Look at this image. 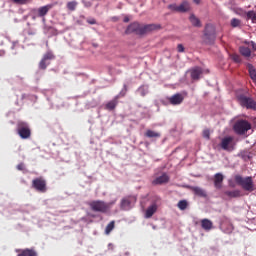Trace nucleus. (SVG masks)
<instances>
[{
  "instance_id": "nucleus-1",
  "label": "nucleus",
  "mask_w": 256,
  "mask_h": 256,
  "mask_svg": "<svg viewBox=\"0 0 256 256\" xmlns=\"http://www.w3.org/2000/svg\"><path fill=\"white\" fill-rule=\"evenodd\" d=\"M117 203V200H113L109 203L103 200H93L88 203L90 209L94 212L107 214L110 212L112 206Z\"/></svg>"
},
{
  "instance_id": "nucleus-2",
  "label": "nucleus",
  "mask_w": 256,
  "mask_h": 256,
  "mask_svg": "<svg viewBox=\"0 0 256 256\" xmlns=\"http://www.w3.org/2000/svg\"><path fill=\"white\" fill-rule=\"evenodd\" d=\"M234 179L236 184L240 186L243 191L248 193L255 191V184L252 176L242 177L241 175L237 174L235 175Z\"/></svg>"
},
{
  "instance_id": "nucleus-3",
  "label": "nucleus",
  "mask_w": 256,
  "mask_h": 256,
  "mask_svg": "<svg viewBox=\"0 0 256 256\" xmlns=\"http://www.w3.org/2000/svg\"><path fill=\"white\" fill-rule=\"evenodd\" d=\"M252 128L251 123L245 119L237 120L233 125V131L238 136H244Z\"/></svg>"
},
{
  "instance_id": "nucleus-4",
  "label": "nucleus",
  "mask_w": 256,
  "mask_h": 256,
  "mask_svg": "<svg viewBox=\"0 0 256 256\" xmlns=\"http://www.w3.org/2000/svg\"><path fill=\"white\" fill-rule=\"evenodd\" d=\"M127 92H128V86H127V84H123L122 90L119 92L118 95H116L111 101H109L105 105V109L108 111H114L116 109V107L118 106L119 99L121 97L126 96Z\"/></svg>"
},
{
  "instance_id": "nucleus-5",
  "label": "nucleus",
  "mask_w": 256,
  "mask_h": 256,
  "mask_svg": "<svg viewBox=\"0 0 256 256\" xmlns=\"http://www.w3.org/2000/svg\"><path fill=\"white\" fill-rule=\"evenodd\" d=\"M237 100L241 107L256 111V101L253 98L241 94L237 96Z\"/></svg>"
},
{
  "instance_id": "nucleus-6",
  "label": "nucleus",
  "mask_w": 256,
  "mask_h": 256,
  "mask_svg": "<svg viewBox=\"0 0 256 256\" xmlns=\"http://www.w3.org/2000/svg\"><path fill=\"white\" fill-rule=\"evenodd\" d=\"M32 188L39 193L47 192V181L44 177H36L32 180Z\"/></svg>"
},
{
  "instance_id": "nucleus-7",
  "label": "nucleus",
  "mask_w": 256,
  "mask_h": 256,
  "mask_svg": "<svg viewBox=\"0 0 256 256\" xmlns=\"http://www.w3.org/2000/svg\"><path fill=\"white\" fill-rule=\"evenodd\" d=\"M215 38V27L212 24H207L204 31V42L208 45H212Z\"/></svg>"
},
{
  "instance_id": "nucleus-8",
  "label": "nucleus",
  "mask_w": 256,
  "mask_h": 256,
  "mask_svg": "<svg viewBox=\"0 0 256 256\" xmlns=\"http://www.w3.org/2000/svg\"><path fill=\"white\" fill-rule=\"evenodd\" d=\"M17 133L21 137V139H29V137H31V130L26 122L18 123Z\"/></svg>"
},
{
  "instance_id": "nucleus-9",
  "label": "nucleus",
  "mask_w": 256,
  "mask_h": 256,
  "mask_svg": "<svg viewBox=\"0 0 256 256\" xmlns=\"http://www.w3.org/2000/svg\"><path fill=\"white\" fill-rule=\"evenodd\" d=\"M220 147L226 151H233L235 149L234 137L227 136L222 138Z\"/></svg>"
},
{
  "instance_id": "nucleus-10",
  "label": "nucleus",
  "mask_w": 256,
  "mask_h": 256,
  "mask_svg": "<svg viewBox=\"0 0 256 256\" xmlns=\"http://www.w3.org/2000/svg\"><path fill=\"white\" fill-rule=\"evenodd\" d=\"M53 7V4H47L45 6L39 7L38 9H33L32 13L36 15V17H46V15H48Z\"/></svg>"
},
{
  "instance_id": "nucleus-11",
  "label": "nucleus",
  "mask_w": 256,
  "mask_h": 256,
  "mask_svg": "<svg viewBox=\"0 0 256 256\" xmlns=\"http://www.w3.org/2000/svg\"><path fill=\"white\" fill-rule=\"evenodd\" d=\"M136 200L135 196H126L121 200L120 208L122 210H129L131 208V204L136 203Z\"/></svg>"
},
{
  "instance_id": "nucleus-12",
  "label": "nucleus",
  "mask_w": 256,
  "mask_h": 256,
  "mask_svg": "<svg viewBox=\"0 0 256 256\" xmlns=\"http://www.w3.org/2000/svg\"><path fill=\"white\" fill-rule=\"evenodd\" d=\"M169 181H170V176L167 173H163L162 175L156 177L152 181V185L154 186L164 185V184H168Z\"/></svg>"
},
{
  "instance_id": "nucleus-13",
  "label": "nucleus",
  "mask_w": 256,
  "mask_h": 256,
  "mask_svg": "<svg viewBox=\"0 0 256 256\" xmlns=\"http://www.w3.org/2000/svg\"><path fill=\"white\" fill-rule=\"evenodd\" d=\"M131 33L142 35V26L137 22L130 24L128 28H126V34H131Z\"/></svg>"
},
{
  "instance_id": "nucleus-14",
  "label": "nucleus",
  "mask_w": 256,
  "mask_h": 256,
  "mask_svg": "<svg viewBox=\"0 0 256 256\" xmlns=\"http://www.w3.org/2000/svg\"><path fill=\"white\" fill-rule=\"evenodd\" d=\"M238 51L240 55L246 59H250L255 56V54H252V50L249 46H239Z\"/></svg>"
},
{
  "instance_id": "nucleus-15",
  "label": "nucleus",
  "mask_w": 256,
  "mask_h": 256,
  "mask_svg": "<svg viewBox=\"0 0 256 256\" xmlns=\"http://www.w3.org/2000/svg\"><path fill=\"white\" fill-rule=\"evenodd\" d=\"M190 78H192L193 81H199L201 79V76L203 74V69L201 67H194L190 69Z\"/></svg>"
},
{
  "instance_id": "nucleus-16",
  "label": "nucleus",
  "mask_w": 256,
  "mask_h": 256,
  "mask_svg": "<svg viewBox=\"0 0 256 256\" xmlns=\"http://www.w3.org/2000/svg\"><path fill=\"white\" fill-rule=\"evenodd\" d=\"M168 101L171 105L177 106L183 103L184 101V96L180 93L172 95L171 97L168 98Z\"/></svg>"
},
{
  "instance_id": "nucleus-17",
  "label": "nucleus",
  "mask_w": 256,
  "mask_h": 256,
  "mask_svg": "<svg viewBox=\"0 0 256 256\" xmlns=\"http://www.w3.org/2000/svg\"><path fill=\"white\" fill-rule=\"evenodd\" d=\"M225 179V177L223 176L222 173H216L214 175V186L216 189H221L223 187V180Z\"/></svg>"
},
{
  "instance_id": "nucleus-18",
  "label": "nucleus",
  "mask_w": 256,
  "mask_h": 256,
  "mask_svg": "<svg viewBox=\"0 0 256 256\" xmlns=\"http://www.w3.org/2000/svg\"><path fill=\"white\" fill-rule=\"evenodd\" d=\"M17 253H19L17 256H37V251L35 249H18Z\"/></svg>"
},
{
  "instance_id": "nucleus-19",
  "label": "nucleus",
  "mask_w": 256,
  "mask_h": 256,
  "mask_svg": "<svg viewBox=\"0 0 256 256\" xmlns=\"http://www.w3.org/2000/svg\"><path fill=\"white\" fill-rule=\"evenodd\" d=\"M224 195L229 197V199H237L238 197H242L241 191L236 189V190H232V191H225Z\"/></svg>"
},
{
  "instance_id": "nucleus-20",
  "label": "nucleus",
  "mask_w": 256,
  "mask_h": 256,
  "mask_svg": "<svg viewBox=\"0 0 256 256\" xmlns=\"http://www.w3.org/2000/svg\"><path fill=\"white\" fill-rule=\"evenodd\" d=\"M159 29H161V25L149 24V25L142 26V35L154 30H159Z\"/></svg>"
},
{
  "instance_id": "nucleus-21",
  "label": "nucleus",
  "mask_w": 256,
  "mask_h": 256,
  "mask_svg": "<svg viewBox=\"0 0 256 256\" xmlns=\"http://www.w3.org/2000/svg\"><path fill=\"white\" fill-rule=\"evenodd\" d=\"M247 69L248 74L250 75V79H252V82L256 84V68L253 66V64L248 63Z\"/></svg>"
},
{
  "instance_id": "nucleus-22",
  "label": "nucleus",
  "mask_w": 256,
  "mask_h": 256,
  "mask_svg": "<svg viewBox=\"0 0 256 256\" xmlns=\"http://www.w3.org/2000/svg\"><path fill=\"white\" fill-rule=\"evenodd\" d=\"M190 190H192V192H194V194L198 197H207L206 192L200 187L191 186Z\"/></svg>"
},
{
  "instance_id": "nucleus-23",
  "label": "nucleus",
  "mask_w": 256,
  "mask_h": 256,
  "mask_svg": "<svg viewBox=\"0 0 256 256\" xmlns=\"http://www.w3.org/2000/svg\"><path fill=\"white\" fill-rule=\"evenodd\" d=\"M190 10V5L187 1H183L178 5V13H187Z\"/></svg>"
},
{
  "instance_id": "nucleus-24",
  "label": "nucleus",
  "mask_w": 256,
  "mask_h": 256,
  "mask_svg": "<svg viewBox=\"0 0 256 256\" xmlns=\"http://www.w3.org/2000/svg\"><path fill=\"white\" fill-rule=\"evenodd\" d=\"M157 211V205L154 203L151 206L148 207L145 213V217L147 219L151 218L153 214Z\"/></svg>"
},
{
  "instance_id": "nucleus-25",
  "label": "nucleus",
  "mask_w": 256,
  "mask_h": 256,
  "mask_svg": "<svg viewBox=\"0 0 256 256\" xmlns=\"http://www.w3.org/2000/svg\"><path fill=\"white\" fill-rule=\"evenodd\" d=\"M201 226L205 231H210L213 228V223L208 219H203L201 221Z\"/></svg>"
},
{
  "instance_id": "nucleus-26",
  "label": "nucleus",
  "mask_w": 256,
  "mask_h": 256,
  "mask_svg": "<svg viewBox=\"0 0 256 256\" xmlns=\"http://www.w3.org/2000/svg\"><path fill=\"white\" fill-rule=\"evenodd\" d=\"M246 14V19L252 21V23H256V12L251 10L248 12H244Z\"/></svg>"
},
{
  "instance_id": "nucleus-27",
  "label": "nucleus",
  "mask_w": 256,
  "mask_h": 256,
  "mask_svg": "<svg viewBox=\"0 0 256 256\" xmlns=\"http://www.w3.org/2000/svg\"><path fill=\"white\" fill-rule=\"evenodd\" d=\"M190 23L195 27H201V21L194 14H190Z\"/></svg>"
},
{
  "instance_id": "nucleus-28",
  "label": "nucleus",
  "mask_w": 256,
  "mask_h": 256,
  "mask_svg": "<svg viewBox=\"0 0 256 256\" xmlns=\"http://www.w3.org/2000/svg\"><path fill=\"white\" fill-rule=\"evenodd\" d=\"M42 59L46 60L47 62H50V61L55 59V55H54V53L52 51H47L43 55Z\"/></svg>"
},
{
  "instance_id": "nucleus-29",
  "label": "nucleus",
  "mask_w": 256,
  "mask_h": 256,
  "mask_svg": "<svg viewBox=\"0 0 256 256\" xmlns=\"http://www.w3.org/2000/svg\"><path fill=\"white\" fill-rule=\"evenodd\" d=\"M145 136L148 137L149 139H152V138H157V137H161V134L159 132H155V131H152V130H147L146 133H145Z\"/></svg>"
},
{
  "instance_id": "nucleus-30",
  "label": "nucleus",
  "mask_w": 256,
  "mask_h": 256,
  "mask_svg": "<svg viewBox=\"0 0 256 256\" xmlns=\"http://www.w3.org/2000/svg\"><path fill=\"white\" fill-rule=\"evenodd\" d=\"M115 221H111L105 228V234L110 235L111 232L115 229Z\"/></svg>"
},
{
  "instance_id": "nucleus-31",
  "label": "nucleus",
  "mask_w": 256,
  "mask_h": 256,
  "mask_svg": "<svg viewBox=\"0 0 256 256\" xmlns=\"http://www.w3.org/2000/svg\"><path fill=\"white\" fill-rule=\"evenodd\" d=\"M78 3L76 1H70L66 4V8L68 11L74 12L76 10Z\"/></svg>"
},
{
  "instance_id": "nucleus-32",
  "label": "nucleus",
  "mask_w": 256,
  "mask_h": 256,
  "mask_svg": "<svg viewBox=\"0 0 256 256\" xmlns=\"http://www.w3.org/2000/svg\"><path fill=\"white\" fill-rule=\"evenodd\" d=\"M50 64H51L50 61H46L42 58L41 61L39 62V69L46 70Z\"/></svg>"
},
{
  "instance_id": "nucleus-33",
  "label": "nucleus",
  "mask_w": 256,
  "mask_h": 256,
  "mask_svg": "<svg viewBox=\"0 0 256 256\" xmlns=\"http://www.w3.org/2000/svg\"><path fill=\"white\" fill-rule=\"evenodd\" d=\"M188 202L187 200H180L178 203H177V207L180 209V210H185L187 209L188 207Z\"/></svg>"
},
{
  "instance_id": "nucleus-34",
  "label": "nucleus",
  "mask_w": 256,
  "mask_h": 256,
  "mask_svg": "<svg viewBox=\"0 0 256 256\" xmlns=\"http://www.w3.org/2000/svg\"><path fill=\"white\" fill-rule=\"evenodd\" d=\"M230 25L233 28H237V27L241 26V20H239L237 18H232L231 22H230Z\"/></svg>"
},
{
  "instance_id": "nucleus-35",
  "label": "nucleus",
  "mask_w": 256,
  "mask_h": 256,
  "mask_svg": "<svg viewBox=\"0 0 256 256\" xmlns=\"http://www.w3.org/2000/svg\"><path fill=\"white\" fill-rule=\"evenodd\" d=\"M231 58L235 63H241L242 62V58L239 54H232Z\"/></svg>"
},
{
  "instance_id": "nucleus-36",
  "label": "nucleus",
  "mask_w": 256,
  "mask_h": 256,
  "mask_svg": "<svg viewBox=\"0 0 256 256\" xmlns=\"http://www.w3.org/2000/svg\"><path fill=\"white\" fill-rule=\"evenodd\" d=\"M168 9L172 12L179 13V8L177 4H170L168 5Z\"/></svg>"
},
{
  "instance_id": "nucleus-37",
  "label": "nucleus",
  "mask_w": 256,
  "mask_h": 256,
  "mask_svg": "<svg viewBox=\"0 0 256 256\" xmlns=\"http://www.w3.org/2000/svg\"><path fill=\"white\" fill-rule=\"evenodd\" d=\"M138 91L140 92L141 96L144 97L147 93H148V90L144 87V86H141Z\"/></svg>"
},
{
  "instance_id": "nucleus-38",
  "label": "nucleus",
  "mask_w": 256,
  "mask_h": 256,
  "mask_svg": "<svg viewBox=\"0 0 256 256\" xmlns=\"http://www.w3.org/2000/svg\"><path fill=\"white\" fill-rule=\"evenodd\" d=\"M203 137H204L205 139H210V131H209V129H205V130L203 131Z\"/></svg>"
},
{
  "instance_id": "nucleus-39",
  "label": "nucleus",
  "mask_w": 256,
  "mask_h": 256,
  "mask_svg": "<svg viewBox=\"0 0 256 256\" xmlns=\"http://www.w3.org/2000/svg\"><path fill=\"white\" fill-rule=\"evenodd\" d=\"M177 52L178 53H184L185 52V48L182 44L177 45Z\"/></svg>"
},
{
  "instance_id": "nucleus-40",
  "label": "nucleus",
  "mask_w": 256,
  "mask_h": 256,
  "mask_svg": "<svg viewBox=\"0 0 256 256\" xmlns=\"http://www.w3.org/2000/svg\"><path fill=\"white\" fill-rule=\"evenodd\" d=\"M15 4L24 5L27 0H12Z\"/></svg>"
},
{
  "instance_id": "nucleus-41",
  "label": "nucleus",
  "mask_w": 256,
  "mask_h": 256,
  "mask_svg": "<svg viewBox=\"0 0 256 256\" xmlns=\"http://www.w3.org/2000/svg\"><path fill=\"white\" fill-rule=\"evenodd\" d=\"M17 169L19 171H24L25 170V165L23 163H20L18 166H17Z\"/></svg>"
},
{
  "instance_id": "nucleus-42",
  "label": "nucleus",
  "mask_w": 256,
  "mask_h": 256,
  "mask_svg": "<svg viewBox=\"0 0 256 256\" xmlns=\"http://www.w3.org/2000/svg\"><path fill=\"white\" fill-rule=\"evenodd\" d=\"M87 22L91 25L97 24V20H95L94 18L88 19Z\"/></svg>"
},
{
  "instance_id": "nucleus-43",
  "label": "nucleus",
  "mask_w": 256,
  "mask_h": 256,
  "mask_svg": "<svg viewBox=\"0 0 256 256\" xmlns=\"http://www.w3.org/2000/svg\"><path fill=\"white\" fill-rule=\"evenodd\" d=\"M250 47L252 48L251 51H256V43L253 41H250Z\"/></svg>"
},
{
  "instance_id": "nucleus-44",
  "label": "nucleus",
  "mask_w": 256,
  "mask_h": 256,
  "mask_svg": "<svg viewBox=\"0 0 256 256\" xmlns=\"http://www.w3.org/2000/svg\"><path fill=\"white\" fill-rule=\"evenodd\" d=\"M129 21H130L129 17L126 16V17L123 18V22H126V23H127V22H129Z\"/></svg>"
},
{
  "instance_id": "nucleus-45",
  "label": "nucleus",
  "mask_w": 256,
  "mask_h": 256,
  "mask_svg": "<svg viewBox=\"0 0 256 256\" xmlns=\"http://www.w3.org/2000/svg\"><path fill=\"white\" fill-rule=\"evenodd\" d=\"M244 44L248 45V46H251V42H248V41H244Z\"/></svg>"
},
{
  "instance_id": "nucleus-46",
  "label": "nucleus",
  "mask_w": 256,
  "mask_h": 256,
  "mask_svg": "<svg viewBox=\"0 0 256 256\" xmlns=\"http://www.w3.org/2000/svg\"><path fill=\"white\" fill-rule=\"evenodd\" d=\"M5 52L3 50H0V56H4Z\"/></svg>"
},
{
  "instance_id": "nucleus-47",
  "label": "nucleus",
  "mask_w": 256,
  "mask_h": 256,
  "mask_svg": "<svg viewBox=\"0 0 256 256\" xmlns=\"http://www.w3.org/2000/svg\"><path fill=\"white\" fill-rule=\"evenodd\" d=\"M196 4H200V0H194Z\"/></svg>"
}]
</instances>
